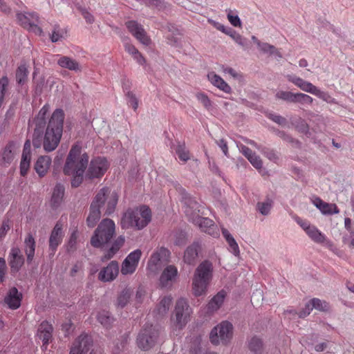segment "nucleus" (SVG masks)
Returning a JSON list of instances; mask_svg holds the SVG:
<instances>
[{"label": "nucleus", "mask_w": 354, "mask_h": 354, "mask_svg": "<svg viewBox=\"0 0 354 354\" xmlns=\"http://www.w3.org/2000/svg\"><path fill=\"white\" fill-rule=\"evenodd\" d=\"M64 113L61 109H57L53 113L46 130L43 146L46 151H53L58 146L63 132Z\"/></svg>", "instance_id": "nucleus-1"}, {"label": "nucleus", "mask_w": 354, "mask_h": 354, "mask_svg": "<svg viewBox=\"0 0 354 354\" xmlns=\"http://www.w3.org/2000/svg\"><path fill=\"white\" fill-rule=\"evenodd\" d=\"M213 278V265L209 261L201 263L195 270L192 281V290L194 296L206 295Z\"/></svg>", "instance_id": "nucleus-2"}, {"label": "nucleus", "mask_w": 354, "mask_h": 354, "mask_svg": "<svg viewBox=\"0 0 354 354\" xmlns=\"http://www.w3.org/2000/svg\"><path fill=\"white\" fill-rule=\"evenodd\" d=\"M151 219V209L146 205H142L125 212L121 219V227L122 229L132 227L141 230L148 225Z\"/></svg>", "instance_id": "nucleus-3"}, {"label": "nucleus", "mask_w": 354, "mask_h": 354, "mask_svg": "<svg viewBox=\"0 0 354 354\" xmlns=\"http://www.w3.org/2000/svg\"><path fill=\"white\" fill-rule=\"evenodd\" d=\"M88 162V156L86 153H82V147L77 144L74 145L66 158L64 171L66 175L84 174Z\"/></svg>", "instance_id": "nucleus-4"}, {"label": "nucleus", "mask_w": 354, "mask_h": 354, "mask_svg": "<svg viewBox=\"0 0 354 354\" xmlns=\"http://www.w3.org/2000/svg\"><path fill=\"white\" fill-rule=\"evenodd\" d=\"M115 234V223L109 219H103L91 239V244L94 248H102L108 243Z\"/></svg>", "instance_id": "nucleus-5"}, {"label": "nucleus", "mask_w": 354, "mask_h": 354, "mask_svg": "<svg viewBox=\"0 0 354 354\" xmlns=\"http://www.w3.org/2000/svg\"><path fill=\"white\" fill-rule=\"evenodd\" d=\"M198 203L196 202H192L190 206L185 207V213L190 221L195 225H198L200 229L205 233H207L213 236H216L219 234L218 229L214 225L212 220L201 217L196 210L198 209Z\"/></svg>", "instance_id": "nucleus-6"}, {"label": "nucleus", "mask_w": 354, "mask_h": 354, "mask_svg": "<svg viewBox=\"0 0 354 354\" xmlns=\"http://www.w3.org/2000/svg\"><path fill=\"white\" fill-rule=\"evenodd\" d=\"M118 201V194L111 188L105 187L99 190L95 195L93 203L100 209L102 208L106 214H112Z\"/></svg>", "instance_id": "nucleus-7"}, {"label": "nucleus", "mask_w": 354, "mask_h": 354, "mask_svg": "<svg viewBox=\"0 0 354 354\" xmlns=\"http://www.w3.org/2000/svg\"><path fill=\"white\" fill-rule=\"evenodd\" d=\"M233 325L227 322L223 321L212 328L209 334V339L214 345L228 344L233 337Z\"/></svg>", "instance_id": "nucleus-8"}, {"label": "nucleus", "mask_w": 354, "mask_h": 354, "mask_svg": "<svg viewBox=\"0 0 354 354\" xmlns=\"http://www.w3.org/2000/svg\"><path fill=\"white\" fill-rule=\"evenodd\" d=\"M170 252L165 248L156 250L151 255L148 263L147 270L151 274H156L162 266L169 261Z\"/></svg>", "instance_id": "nucleus-9"}, {"label": "nucleus", "mask_w": 354, "mask_h": 354, "mask_svg": "<svg viewBox=\"0 0 354 354\" xmlns=\"http://www.w3.org/2000/svg\"><path fill=\"white\" fill-rule=\"evenodd\" d=\"M159 332L152 325L143 328L137 338L138 346L147 351L152 348L156 343Z\"/></svg>", "instance_id": "nucleus-10"}, {"label": "nucleus", "mask_w": 354, "mask_h": 354, "mask_svg": "<svg viewBox=\"0 0 354 354\" xmlns=\"http://www.w3.org/2000/svg\"><path fill=\"white\" fill-rule=\"evenodd\" d=\"M192 313L187 301L184 299L177 301L174 310V325L176 328L182 329L188 322Z\"/></svg>", "instance_id": "nucleus-11"}, {"label": "nucleus", "mask_w": 354, "mask_h": 354, "mask_svg": "<svg viewBox=\"0 0 354 354\" xmlns=\"http://www.w3.org/2000/svg\"><path fill=\"white\" fill-rule=\"evenodd\" d=\"M17 19L20 26L32 32L36 35H40L42 30L38 26L39 17L35 12L17 13Z\"/></svg>", "instance_id": "nucleus-12"}, {"label": "nucleus", "mask_w": 354, "mask_h": 354, "mask_svg": "<svg viewBox=\"0 0 354 354\" xmlns=\"http://www.w3.org/2000/svg\"><path fill=\"white\" fill-rule=\"evenodd\" d=\"M92 339L86 334H82L73 343L70 354H100V352L92 349Z\"/></svg>", "instance_id": "nucleus-13"}, {"label": "nucleus", "mask_w": 354, "mask_h": 354, "mask_svg": "<svg viewBox=\"0 0 354 354\" xmlns=\"http://www.w3.org/2000/svg\"><path fill=\"white\" fill-rule=\"evenodd\" d=\"M110 167V164L106 158L104 157H96L91 160L87 175L89 178H101L106 172Z\"/></svg>", "instance_id": "nucleus-14"}, {"label": "nucleus", "mask_w": 354, "mask_h": 354, "mask_svg": "<svg viewBox=\"0 0 354 354\" xmlns=\"http://www.w3.org/2000/svg\"><path fill=\"white\" fill-rule=\"evenodd\" d=\"M286 77L289 82L294 84L295 86L299 87L302 91L315 95L317 97L322 98L324 100H326L325 97L326 96V94L322 91L321 90H319L317 87L314 86L310 82H307L301 77L292 75H288Z\"/></svg>", "instance_id": "nucleus-15"}, {"label": "nucleus", "mask_w": 354, "mask_h": 354, "mask_svg": "<svg viewBox=\"0 0 354 354\" xmlns=\"http://www.w3.org/2000/svg\"><path fill=\"white\" fill-rule=\"evenodd\" d=\"M125 26L129 32L142 44L149 46L151 44V39L144 28L136 21H128L125 23Z\"/></svg>", "instance_id": "nucleus-16"}, {"label": "nucleus", "mask_w": 354, "mask_h": 354, "mask_svg": "<svg viewBox=\"0 0 354 354\" xmlns=\"http://www.w3.org/2000/svg\"><path fill=\"white\" fill-rule=\"evenodd\" d=\"M141 256L142 252L139 249L131 252L122 262L121 273L124 275L133 274L138 267Z\"/></svg>", "instance_id": "nucleus-17"}, {"label": "nucleus", "mask_w": 354, "mask_h": 354, "mask_svg": "<svg viewBox=\"0 0 354 354\" xmlns=\"http://www.w3.org/2000/svg\"><path fill=\"white\" fill-rule=\"evenodd\" d=\"M178 276V268L174 265L167 266L160 277V286L162 288H171Z\"/></svg>", "instance_id": "nucleus-18"}, {"label": "nucleus", "mask_w": 354, "mask_h": 354, "mask_svg": "<svg viewBox=\"0 0 354 354\" xmlns=\"http://www.w3.org/2000/svg\"><path fill=\"white\" fill-rule=\"evenodd\" d=\"M65 223L59 220L53 229L49 239V248L53 253L55 252L58 245L62 243L64 237V228Z\"/></svg>", "instance_id": "nucleus-19"}, {"label": "nucleus", "mask_w": 354, "mask_h": 354, "mask_svg": "<svg viewBox=\"0 0 354 354\" xmlns=\"http://www.w3.org/2000/svg\"><path fill=\"white\" fill-rule=\"evenodd\" d=\"M313 308L320 311H328L330 309V306L328 303L325 301L320 300L317 298H314L306 303L305 308L299 312V317H306L310 313Z\"/></svg>", "instance_id": "nucleus-20"}, {"label": "nucleus", "mask_w": 354, "mask_h": 354, "mask_svg": "<svg viewBox=\"0 0 354 354\" xmlns=\"http://www.w3.org/2000/svg\"><path fill=\"white\" fill-rule=\"evenodd\" d=\"M311 202L323 214L332 215L339 212V208L335 203L324 202L319 197H313Z\"/></svg>", "instance_id": "nucleus-21"}, {"label": "nucleus", "mask_w": 354, "mask_h": 354, "mask_svg": "<svg viewBox=\"0 0 354 354\" xmlns=\"http://www.w3.org/2000/svg\"><path fill=\"white\" fill-rule=\"evenodd\" d=\"M118 272V263L117 261H113L100 272L98 278L102 281H111L116 278Z\"/></svg>", "instance_id": "nucleus-22"}, {"label": "nucleus", "mask_w": 354, "mask_h": 354, "mask_svg": "<svg viewBox=\"0 0 354 354\" xmlns=\"http://www.w3.org/2000/svg\"><path fill=\"white\" fill-rule=\"evenodd\" d=\"M31 144L29 140H27L24 146V150L20 163V174L22 176H26L30 168L31 159Z\"/></svg>", "instance_id": "nucleus-23"}, {"label": "nucleus", "mask_w": 354, "mask_h": 354, "mask_svg": "<svg viewBox=\"0 0 354 354\" xmlns=\"http://www.w3.org/2000/svg\"><path fill=\"white\" fill-rule=\"evenodd\" d=\"M201 251V245L198 242H194L188 246L185 251L183 260L189 265H193L196 263L198 254Z\"/></svg>", "instance_id": "nucleus-24"}, {"label": "nucleus", "mask_w": 354, "mask_h": 354, "mask_svg": "<svg viewBox=\"0 0 354 354\" xmlns=\"http://www.w3.org/2000/svg\"><path fill=\"white\" fill-rule=\"evenodd\" d=\"M52 163V160L48 156H41L36 160L34 169L39 177L46 175Z\"/></svg>", "instance_id": "nucleus-25"}, {"label": "nucleus", "mask_w": 354, "mask_h": 354, "mask_svg": "<svg viewBox=\"0 0 354 354\" xmlns=\"http://www.w3.org/2000/svg\"><path fill=\"white\" fill-rule=\"evenodd\" d=\"M53 330L52 325L48 322H43L40 324L38 328L37 336L43 342L42 347L46 348L52 337Z\"/></svg>", "instance_id": "nucleus-26"}, {"label": "nucleus", "mask_w": 354, "mask_h": 354, "mask_svg": "<svg viewBox=\"0 0 354 354\" xmlns=\"http://www.w3.org/2000/svg\"><path fill=\"white\" fill-rule=\"evenodd\" d=\"M24 259L21 250L17 248H12L10 254V265L11 271L17 272L24 264Z\"/></svg>", "instance_id": "nucleus-27"}, {"label": "nucleus", "mask_w": 354, "mask_h": 354, "mask_svg": "<svg viewBox=\"0 0 354 354\" xmlns=\"http://www.w3.org/2000/svg\"><path fill=\"white\" fill-rule=\"evenodd\" d=\"M21 299L22 295L18 292L16 288H12L9 290L4 301L10 308L17 309L20 306Z\"/></svg>", "instance_id": "nucleus-28"}, {"label": "nucleus", "mask_w": 354, "mask_h": 354, "mask_svg": "<svg viewBox=\"0 0 354 354\" xmlns=\"http://www.w3.org/2000/svg\"><path fill=\"white\" fill-rule=\"evenodd\" d=\"M207 79L212 85L218 88L219 90L225 92V93H231V87L225 81H224L223 78H221L214 72H209L207 74Z\"/></svg>", "instance_id": "nucleus-29"}, {"label": "nucleus", "mask_w": 354, "mask_h": 354, "mask_svg": "<svg viewBox=\"0 0 354 354\" xmlns=\"http://www.w3.org/2000/svg\"><path fill=\"white\" fill-rule=\"evenodd\" d=\"M226 292L223 290L218 292L209 302L207 308L209 312L217 310L223 304L226 297Z\"/></svg>", "instance_id": "nucleus-30"}, {"label": "nucleus", "mask_w": 354, "mask_h": 354, "mask_svg": "<svg viewBox=\"0 0 354 354\" xmlns=\"http://www.w3.org/2000/svg\"><path fill=\"white\" fill-rule=\"evenodd\" d=\"M57 64L62 68L71 71H77L80 69L78 62L67 56H60L57 59Z\"/></svg>", "instance_id": "nucleus-31"}, {"label": "nucleus", "mask_w": 354, "mask_h": 354, "mask_svg": "<svg viewBox=\"0 0 354 354\" xmlns=\"http://www.w3.org/2000/svg\"><path fill=\"white\" fill-rule=\"evenodd\" d=\"M64 194V188L61 185H57L53 192L50 200V205L52 207L57 208L61 204Z\"/></svg>", "instance_id": "nucleus-32"}, {"label": "nucleus", "mask_w": 354, "mask_h": 354, "mask_svg": "<svg viewBox=\"0 0 354 354\" xmlns=\"http://www.w3.org/2000/svg\"><path fill=\"white\" fill-rule=\"evenodd\" d=\"M222 234L228 244L230 252L235 256H239L240 252L239 245L233 236L230 234L229 231L225 228H222Z\"/></svg>", "instance_id": "nucleus-33"}, {"label": "nucleus", "mask_w": 354, "mask_h": 354, "mask_svg": "<svg viewBox=\"0 0 354 354\" xmlns=\"http://www.w3.org/2000/svg\"><path fill=\"white\" fill-rule=\"evenodd\" d=\"M100 215V209L92 203L90 207V212L86 219L88 226L90 227H94L99 221Z\"/></svg>", "instance_id": "nucleus-34"}, {"label": "nucleus", "mask_w": 354, "mask_h": 354, "mask_svg": "<svg viewBox=\"0 0 354 354\" xmlns=\"http://www.w3.org/2000/svg\"><path fill=\"white\" fill-rule=\"evenodd\" d=\"M125 239L122 236H118L113 243L111 248L107 254L102 258V261H107L112 258L113 255L120 249L124 245Z\"/></svg>", "instance_id": "nucleus-35"}, {"label": "nucleus", "mask_w": 354, "mask_h": 354, "mask_svg": "<svg viewBox=\"0 0 354 354\" xmlns=\"http://www.w3.org/2000/svg\"><path fill=\"white\" fill-rule=\"evenodd\" d=\"M16 150V145L13 142H10L6 146L2 153V161L4 164H9L14 159Z\"/></svg>", "instance_id": "nucleus-36"}, {"label": "nucleus", "mask_w": 354, "mask_h": 354, "mask_svg": "<svg viewBox=\"0 0 354 354\" xmlns=\"http://www.w3.org/2000/svg\"><path fill=\"white\" fill-rule=\"evenodd\" d=\"M306 234L315 243H324L327 241L326 236L314 225L308 229Z\"/></svg>", "instance_id": "nucleus-37"}, {"label": "nucleus", "mask_w": 354, "mask_h": 354, "mask_svg": "<svg viewBox=\"0 0 354 354\" xmlns=\"http://www.w3.org/2000/svg\"><path fill=\"white\" fill-rule=\"evenodd\" d=\"M124 48L139 64L144 65L146 63L145 57L133 44H126Z\"/></svg>", "instance_id": "nucleus-38"}, {"label": "nucleus", "mask_w": 354, "mask_h": 354, "mask_svg": "<svg viewBox=\"0 0 354 354\" xmlns=\"http://www.w3.org/2000/svg\"><path fill=\"white\" fill-rule=\"evenodd\" d=\"M172 301V297L170 295L162 297L156 308L157 314L162 315L167 313Z\"/></svg>", "instance_id": "nucleus-39"}, {"label": "nucleus", "mask_w": 354, "mask_h": 354, "mask_svg": "<svg viewBox=\"0 0 354 354\" xmlns=\"http://www.w3.org/2000/svg\"><path fill=\"white\" fill-rule=\"evenodd\" d=\"M35 240L31 235H28L25 239V252L28 261H32L35 254Z\"/></svg>", "instance_id": "nucleus-40"}, {"label": "nucleus", "mask_w": 354, "mask_h": 354, "mask_svg": "<svg viewBox=\"0 0 354 354\" xmlns=\"http://www.w3.org/2000/svg\"><path fill=\"white\" fill-rule=\"evenodd\" d=\"M50 106L48 104H45L39 111L37 117L35 118L34 122L37 127L39 128L46 124V117L49 111Z\"/></svg>", "instance_id": "nucleus-41"}, {"label": "nucleus", "mask_w": 354, "mask_h": 354, "mask_svg": "<svg viewBox=\"0 0 354 354\" xmlns=\"http://www.w3.org/2000/svg\"><path fill=\"white\" fill-rule=\"evenodd\" d=\"M28 69L25 64L20 65L16 71V78L19 84H24L27 80Z\"/></svg>", "instance_id": "nucleus-42"}, {"label": "nucleus", "mask_w": 354, "mask_h": 354, "mask_svg": "<svg viewBox=\"0 0 354 354\" xmlns=\"http://www.w3.org/2000/svg\"><path fill=\"white\" fill-rule=\"evenodd\" d=\"M226 12L227 19L233 26L239 28L241 27V21L237 15V11L227 10Z\"/></svg>", "instance_id": "nucleus-43"}, {"label": "nucleus", "mask_w": 354, "mask_h": 354, "mask_svg": "<svg viewBox=\"0 0 354 354\" xmlns=\"http://www.w3.org/2000/svg\"><path fill=\"white\" fill-rule=\"evenodd\" d=\"M259 49L265 53H269L270 55H275L279 57H282L281 53L274 46H272L268 43H261L259 46H258Z\"/></svg>", "instance_id": "nucleus-44"}, {"label": "nucleus", "mask_w": 354, "mask_h": 354, "mask_svg": "<svg viewBox=\"0 0 354 354\" xmlns=\"http://www.w3.org/2000/svg\"><path fill=\"white\" fill-rule=\"evenodd\" d=\"M97 320L104 327L109 328L113 322V318L110 317L108 311L103 310L98 313Z\"/></svg>", "instance_id": "nucleus-45"}, {"label": "nucleus", "mask_w": 354, "mask_h": 354, "mask_svg": "<svg viewBox=\"0 0 354 354\" xmlns=\"http://www.w3.org/2000/svg\"><path fill=\"white\" fill-rule=\"evenodd\" d=\"M97 320L104 327L109 328L113 322V318L110 317L108 311L103 310L98 313Z\"/></svg>", "instance_id": "nucleus-46"}, {"label": "nucleus", "mask_w": 354, "mask_h": 354, "mask_svg": "<svg viewBox=\"0 0 354 354\" xmlns=\"http://www.w3.org/2000/svg\"><path fill=\"white\" fill-rule=\"evenodd\" d=\"M276 97L287 102H295L296 93L290 91H279L276 93Z\"/></svg>", "instance_id": "nucleus-47"}, {"label": "nucleus", "mask_w": 354, "mask_h": 354, "mask_svg": "<svg viewBox=\"0 0 354 354\" xmlns=\"http://www.w3.org/2000/svg\"><path fill=\"white\" fill-rule=\"evenodd\" d=\"M263 347V344L259 338L256 337H252L249 342V348L254 353H258L261 351Z\"/></svg>", "instance_id": "nucleus-48"}, {"label": "nucleus", "mask_w": 354, "mask_h": 354, "mask_svg": "<svg viewBox=\"0 0 354 354\" xmlns=\"http://www.w3.org/2000/svg\"><path fill=\"white\" fill-rule=\"evenodd\" d=\"M176 153L180 160L186 162L189 159V153L183 145H178L176 149Z\"/></svg>", "instance_id": "nucleus-49"}, {"label": "nucleus", "mask_w": 354, "mask_h": 354, "mask_svg": "<svg viewBox=\"0 0 354 354\" xmlns=\"http://www.w3.org/2000/svg\"><path fill=\"white\" fill-rule=\"evenodd\" d=\"M171 239L176 245L180 246L185 243L187 237L185 232H179L174 234Z\"/></svg>", "instance_id": "nucleus-50"}, {"label": "nucleus", "mask_w": 354, "mask_h": 354, "mask_svg": "<svg viewBox=\"0 0 354 354\" xmlns=\"http://www.w3.org/2000/svg\"><path fill=\"white\" fill-rule=\"evenodd\" d=\"M131 295V292L129 290H124L118 298L117 304L118 306L124 307L129 301V299Z\"/></svg>", "instance_id": "nucleus-51"}, {"label": "nucleus", "mask_w": 354, "mask_h": 354, "mask_svg": "<svg viewBox=\"0 0 354 354\" xmlns=\"http://www.w3.org/2000/svg\"><path fill=\"white\" fill-rule=\"evenodd\" d=\"M196 98L204 106L205 109L209 110L212 107V102L205 93H197Z\"/></svg>", "instance_id": "nucleus-52"}, {"label": "nucleus", "mask_w": 354, "mask_h": 354, "mask_svg": "<svg viewBox=\"0 0 354 354\" xmlns=\"http://www.w3.org/2000/svg\"><path fill=\"white\" fill-rule=\"evenodd\" d=\"M227 35L230 36L238 44L243 46L245 45V39L235 30L230 29Z\"/></svg>", "instance_id": "nucleus-53"}, {"label": "nucleus", "mask_w": 354, "mask_h": 354, "mask_svg": "<svg viewBox=\"0 0 354 354\" xmlns=\"http://www.w3.org/2000/svg\"><path fill=\"white\" fill-rule=\"evenodd\" d=\"M313 101V99L310 95L301 93H296L295 102L310 104Z\"/></svg>", "instance_id": "nucleus-54"}, {"label": "nucleus", "mask_w": 354, "mask_h": 354, "mask_svg": "<svg viewBox=\"0 0 354 354\" xmlns=\"http://www.w3.org/2000/svg\"><path fill=\"white\" fill-rule=\"evenodd\" d=\"M257 207L258 209L262 214L267 215L272 207V201L268 200L266 202L259 203Z\"/></svg>", "instance_id": "nucleus-55"}, {"label": "nucleus", "mask_w": 354, "mask_h": 354, "mask_svg": "<svg viewBox=\"0 0 354 354\" xmlns=\"http://www.w3.org/2000/svg\"><path fill=\"white\" fill-rule=\"evenodd\" d=\"M127 104L129 106H131L135 111L138 106V101L136 96L130 91L126 93Z\"/></svg>", "instance_id": "nucleus-56"}, {"label": "nucleus", "mask_w": 354, "mask_h": 354, "mask_svg": "<svg viewBox=\"0 0 354 354\" xmlns=\"http://www.w3.org/2000/svg\"><path fill=\"white\" fill-rule=\"evenodd\" d=\"M64 34H66V32L62 29H60L59 27H55L50 37L52 41L56 42L59 41L64 37Z\"/></svg>", "instance_id": "nucleus-57"}, {"label": "nucleus", "mask_w": 354, "mask_h": 354, "mask_svg": "<svg viewBox=\"0 0 354 354\" xmlns=\"http://www.w3.org/2000/svg\"><path fill=\"white\" fill-rule=\"evenodd\" d=\"M248 160L257 169L259 170L261 172L262 169V161L258 156L254 153L252 156L248 159Z\"/></svg>", "instance_id": "nucleus-58"}, {"label": "nucleus", "mask_w": 354, "mask_h": 354, "mask_svg": "<svg viewBox=\"0 0 354 354\" xmlns=\"http://www.w3.org/2000/svg\"><path fill=\"white\" fill-rule=\"evenodd\" d=\"M221 69L224 73H227L234 78L238 79L241 77L240 73L236 72L234 68H232L231 67L222 66Z\"/></svg>", "instance_id": "nucleus-59"}, {"label": "nucleus", "mask_w": 354, "mask_h": 354, "mask_svg": "<svg viewBox=\"0 0 354 354\" xmlns=\"http://www.w3.org/2000/svg\"><path fill=\"white\" fill-rule=\"evenodd\" d=\"M77 239V230H75L71 234L69 241H68V250L69 251L73 250L75 248Z\"/></svg>", "instance_id": "nucleus-60"}, {"label": "nucleus", "mask_w": 354, "mask_h": 354, "mask_svg": "<svg viewBox=\"0 0 354 354\" xmlns=\"http://www.w3.org/2000/svg\"><path fill=\"white\" fill-rule=\"evenodd\" d=\"M295 221L297 223L298 225H300V227L305 231L306 233L308 231V229H310L313 226L310 224L308 221H307L306 220H304L298 216L295 218Z\"/></svg>", "instance_id": "nucleus-61"}, {"label": "nucleus", "mask_w": 354, "mask_h": 354, "mask_svg": "<svg viewBox=\"0 0 354 354\" xmlns=\"http://www.w3.org/2000/svg\"><path fill=\"white\" fill-rule=\"evenodd\" d=\"M10 225L9 221H3L0 227V239L3 238L7 232L10 230Z\"/></svg>", "instance_id": "nucleus-62"}, {"label": "nucleus", "mask_w": 354, "mask_h": 354, "mask_svg": "<svg viewBox=\"0 0 354 354\" xmlns=\"http://www.w3.org/2000/svg\"><path fill=\"white\" fill-rule=\"evenodd\" d=\"M73 176V179L72 180L71 185L73 187H77L81 184L82 181L83 174H75Z\"/></svg>", "instance_id": "nucleus-63"}, {"label": "nucleus", "mask_w": 354, "mask_h": 354, "mask_svg": "<svg viewBox=\"0 0 354 354\" xmlns=\"http://www.w3.org/2000/svg\"><path fill=\"white\" fill-rule=\"evenodd\" d=\"M6 261L3 259L0 258V283L3 281L5 273H6Z\"/></svg>", "instance_id": "nucleus-64"}]
</instances>
